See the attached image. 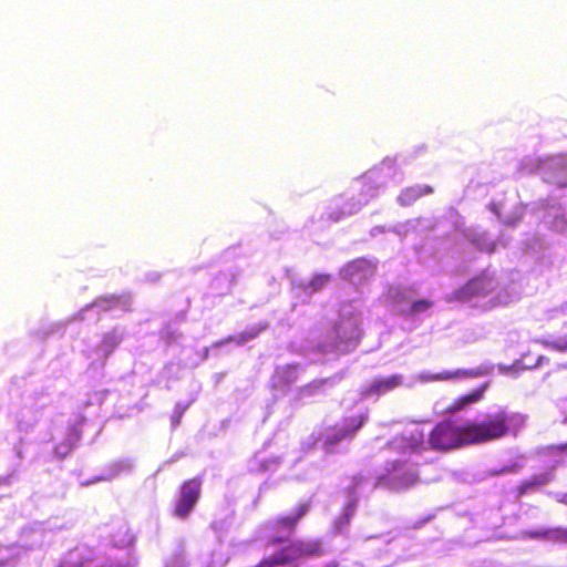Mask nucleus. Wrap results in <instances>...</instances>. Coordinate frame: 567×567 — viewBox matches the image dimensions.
I'll return each mask as SVG.
<instances>
[{"instance_id":"7ed1b4c3","label":"nucleus","mask_w":567,"mask_h":567,"mask_svg":"<svg viewBox=\"0 0 567 567\" xmlns=\"http://www.w3.org/2000/svg\"><path fill=\"white\" fill-rule=\"evenodd\" d=\"M310 511L309 502H301L296 505L291 514L281 515L266 524V528L275 533L267 544L270 546L285 543L297 529L299 522Z\"/></svg>"},{"instance_id":"a211bd4d","label":"nucleus","mask_w":567,"mask_h":567,"mask_svg":"<svg viewBox=\"0 0 567 567\" xmlns=\"http://www.w3.org/2000/svg\"><path fill=\"white\" fill-rule=\"evenodd\" d=\"M432 193H433V188L431 186L423 185V186L408 188L404 192L403 196L406 197L409 200H412V199H417L424 195H429Z\"/></svg>"},{"instance_id":"0eeeda50","label":"nucleus","mask_w":567,"mask_h":567,"mask_svg":"<svg viewBox=\"0 0 567 567\" xmlns=\"http://www.w3.org/2000/svg\"><path fill=\"white\" fill-rule=\"evenodd\" d=\"M487 388L488 383L485 382L478 388L473 389L471 392L456 398L444 409V413L456 414L468 409L473 404L478 403L481 400H483Z\"/></svg>"},{"instance_id":"4468645a","label":"nucleus","mask_w":567,"mask_h":567,"mask_svg":"<svg viewBox=\"0 0 567 567\" xmlns=\"http://www.w3.org/2000/svg\"><path fill=\"white\" fill-rule=\"evenodd\" d=\"M266 328L267 324L251 327L245 330L244 332L239 333L238 336L228 337L226 339V342H237L238 344H241L246 341L257 338Z\"/></svg>"},{"instance_id":"20e7f679","label":"nucleus","mask_w":567,"mask_h":567,"mask_svg":"<svg viewBox=\"0 0 567 567\" xmlns=\"http://www.w3.org/2000/svg\"><path fill=\"white\" fill-rule=\"evenodd\" d=\"M203 480L200 476L184 481L178 491V498L173 508V515L185 519L195 508L202 495Z\"/></svg>"},{"instance_id":"1a4fd4ad","label":"nucleus","mask_w":567,"mask_h":567,"mask_svg":"<svg viewBox=\"0 0 567 567\" xmlns=\"http://www.w3.org/2000/svg\"><path fill=\"white\" fill-rule=\"evenodd\" d=\"M403 383V378L400 374H393L388 378L377 379L371 384L364 388L362 394L364 396L381 395L385 392L394 390Z\"/></svg>"},{"instance_id":"aec40b11","label":"nucleus","mask_w":567,"mask_h":567,"mask_svg":"<svg viewBox=\"0 0 567 567\" xmlns=\"http://www.w3.org/2000/svg\"><path fill=\"white\" fill-rule=\"evenodd\" d=\"M329 380L330 379H328V378L316 379V380L309 382L308 384H306L303 386L302 391L305 393H307L308 395H315L323 389V386L329 382Z\"/></svg>"},{"instance_id":"9d476101","label":"nucleus","mask_w":567,"mask_h":567,"mask_svg":"<svg viewBox=\"0 0 567 567\" xmlns=\"http://www.w3.org/2000/svg\"><path fill=\"white\" fill-rule=\"evenodd\" d=\"M492 290L493 279L489 276L482 274L466 282V285L461 289V293L465 297H474L487 295Z\"/></svg>"},{"instance_id":"393cba45","label":"nucleus","mask_w":567,"mask_h":567,"mask_svg":"<svg viewBox=\"0 0 567 567\" xmlns=\"http://www.w3.org/2000/svg\"><path fill=\"white\" fill-rule=\"evenodd\" d=\"M185 408L177 409L174 414L172 415V424L173 426H177L181 423V420L183 417Z\"/></svg>"},{"instance_id":"f257e3e1","label":"nucleus","mask_w":567,"mask_h":567,"mask_svg":"<svg viewBox=\"0 0 567 567\" xmlns=\"http://www.w3.org/2000/svg\"><path fill=\"white\" fill-rule=\"evenodd\" d=\"M512 417L505 410L486 414L481 421H466L465 431L468 445L499 440L508 434Z\"/></svg>"},{"instance_id":"dca6fc26","label":"nucleus","mask_w":567,"mask_h":567,"mask_svg":"<svg viewBox=\"0 0 567 567\" xmlns=\"http://www.w3.org/2000/svg\"><path fill=\"white\" fill-rule=\"evenodd\" d=\"M365 415L359 414L344 420V424L341 426L350 437H352L365 422Z\"/></svg>"},{"instance_id":"423d86ee","label":"nucleus","mask_w":567,"mask_h":567,"mask_svg":"<svg viewBox=\"0 0 567 567\" xmlns=\"http://www.w3.org/2000/svg\"><path fill=\"white\" fill-rule=\"evenodd\" d=\"M287 564L290 565L301 559L319 557L324 548L320 539H296L281 547Z\"/></svg>"},{"instance_id":"5701e85b","label":"nucleus","mask_w":567,"mask_h":567,"mask_svg":"<svg viewBox=\"0 0 567 567\" xmlns=\"http://www.w3.org/2000/svg\"><path fill=\"white\" fill-rule=\"evenodd\" d=\"M551 348L559 351H567V333L550 342Z\"/></svg>"},{"instance_id":"6ab92c4d","label":"nucleus","mask_w":567,"mask_h":567,"mask_svg":"<svg viewBox=\"0 0 567 567\" xmlns=\"http://www.w3.org/2000/svg\"><path fill=\"white\" fill-rule=\"evenodd\" d=\"M537 535H540V533H537ZM542 536L548 537V538L553 539L554 542L567 543V528L555 527L550 530L542 533Z\"/></svg>"},{"instance_id":"9b49d317","label":"nucleus","mask_w":567,"mask_h":567,"mask_svg":"<svg viewBox=\"0 0 567 567\" xmlns=\"http://www.w3.org/2000/svg\"><path fill=\"white\" fill-rule=\"evenodd\" d=\"M352 494H354V489L352 491ZM357 506L358 498L355 495H352V497L344 504L340 517L334 522V527L338 532H341L350 523L357 511Z\"/></svg>"},{"instance_id":"f8f14e48","label":"nucleus","mask_w":567,"mask_h":567,"mask_svg":"<svg viewBox=\"0 0 567 567\" xmlns=\"http://www.w3.org/2000/svg\"><path fill=\"white\" fill-rule=\"evenodd\" d=\"M484 373L483 370L481 369H475V370H462V369H458V370H455V371H442L440 373H436L432 377V380L434 381H449V380H452V379H457V378H474V377H480Z\"/></svg>"},{"instance_id":"4be33fe9","label":"nucleus","mask_w":567,"mask_h":567,"mask_svg":"<svg viewBox=\"0 0 567 567\" xmlns=\"http://www.w3.org/2000/svg\"><path fill=\"white\" fill-rule=\"evenodd\" d=\"M329 275H318L311 280L310 286L313 290H320L329 281Z\"/></svg>"},{"instance_id":"a878e982","label":"nucleus","mask_w":567,"mask_h":567,"mask_svg":"<svg viewBox=\"0 0 567 567\" xmlns=\"http://www.w3.org/2000/svg\"><path fill=\"white\" fill-rule=\"evenodd\" d=\"M559 502L564 503L567 505V493L563 494L559 498Z\"/></svg>"},{"instance_id":"b1692460","label":"nucleus","mask_w":567,"mask_h":567,"mask_svg":"<svg viewBox=\"0 0 567 567\" xmlns=\"http://www.w3.org/2000/svg\"><path fill=\"white\" fill-rule=\"evenodd\" d=\"M548 453L554 455L566 454L567 455V442L559 444H551L547 447Z\"/></svg>"},{"instance_id":"ddd939ff","label":"nucleus","mask_w":567,"mask_h":567,"mask_svg":"<svg viewBox=\"0 0 567 567\" xmlns=\"http://www.w3.org/2000/svg\"><path fill=\"white\" fill-rule=\"evenodd\" d=\"M127 305V300L121 296H107L99 298L93 307H97L102 310H112L118 307H124Z\"/></svg>"},{"instance_id":"6e6552de","label":"nucleus","mask_w":567,"mask_h":567,"mask_svg":"<svg viewBox=\"0 0 567 567\" xmlns=\"http://www.w3.org/2000/svg\"><path fill=\"white\" fill-rule=\"evenodd\" d=\"M555 478L554 468H550L547 472L538 473L529 476L527 480L523 481L517 486V495L523 496L529 492L537 491L546 485H548L550 482H553Z\"/></svg>"},{"instance_id":"412c9836","label":"nucleus","mask_w":567,"mask_h":567,"mask_svg":"<svg viewBox=\"0 0 567 567\" xmlns=\"http://www.w3.org/2000/svg\"><path fill=\"white\" fill-rule=\"evenodd\" d=\"M433 302L427 299L415 300L406 310V316H414L415 313L424 312L432 307Z\"/></svg>"},{"instance_id":"f3484780","label":"nucleus","mask_w":567,"mask_h":567,"mask_svg":"<svg viewBox=\"0 0 567 567\" xmlns=\"http://www.w3.org/2000/svg\"><path fill=\"white\" fill-rule=\"evenodd\" d=\"M350 437L341 426H333L331 431L326 435L324 443L327 445H336L342 440Z\"/></svg>"},{"instance_id":"bb28decb","label":"nucleus","mask_w":567,"mask_h":567,"mask_svg":"<svg viewBox=\"0 0 567 567\" xmlns=\"http://www.w3.org/2000/svg\"><path fill=\"white\" fill-rule=\"evenodd\" d=\"M495 250V244L494 243H491L488 244V252H493Z\"/></svg>"},{"instance_id":"2eb2a0df","label":"nucleus","mask_w":567,"mask_h":567,"mask_svg":"<svg viewBox=\"0 0 567 567\" xmlns=\"http://www.w3.org/2000/svg\"><path fill=\"white\" fill-rule=\"evenodd\" d=\"M288 565L281 548L271 556L262 557L254 567H284Z\"/></svg>"},{"instance_id":"39448f33","label":"nucleus","mask_w":567,"mask_h":567,"mask_svg":"<svg viewBox=\"0 0 567 567\" xmlns=\"http://www.w3.org/2000/svg\"><path fill=\"white\" fill-rule=\"evenodd\" d=\"M420 482L415 468L408 467L402 461H393L388 468L386 484L392 491L400 492L414 487Z\"/></svg>"},{"instance_id":"f03ea898","label":"nucleus","mask_w":567,"mask_h":567,"mask_svg":"<svg viewBox=\"0 0 567 567\" xmlns=\"http://www.w3.org/2000/svg\"><path fill=\"white\" fill-rule=\"evenodd\" d=\"M429 447L436 452H449L468 445L465 422L445 419L437 422L427 434Z\"/></svg>"}]
</instances>
